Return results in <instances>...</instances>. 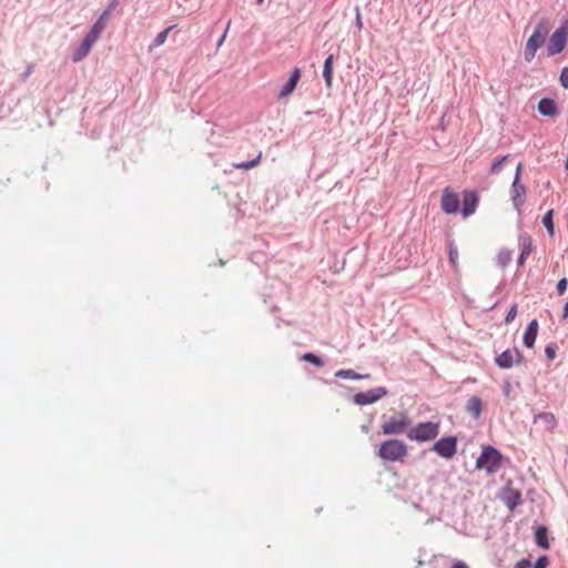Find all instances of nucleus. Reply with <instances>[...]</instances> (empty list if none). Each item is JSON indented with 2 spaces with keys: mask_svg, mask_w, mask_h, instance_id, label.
Returning a JSON list of instances; mask_svg holds the SVG:
<instances>
[{
  "mask_svg": "<svg viewBox=\"0 0 568 568\" xmlns=\"http://www.w3.org/2000/svg\"><path fill=\"white\" fill-rule=\"evenodd\" d=\"M538 328H539V325H538L537 320H532L528 324L526 332L524 334V337H523V342L526 347L531 348L535 345L537 334H538Z\"/></svg>",
  "mask_w": 568,
  "mask_h": 568,
  "instance_id": "16",
  "label": "nucleus"
},
{
  "mask_svg": "<svg viewBox=\"0 0 568 568\" xmlns=\"http://www.w3.org/2000/svg\"><path fill=\"white\" fill-rule=\"evenodd\" d=\"M172 28L173 27H169L165 30H163L160 33H158V36L154 39V45L155 47H160V45H162L166 41L168 34L172 30Z\"/></svg>",
  "mask_w": 568,
  "mask_h": 568,
  "instance_id": "28",
  "label": "nucleus"
},
{
  "mask_svg": "<svg viewBox=\"0 0 568 568\" xmlns=\"http://www.w3.org/2000/svg\"><path fill=\"white\" fill-rule=\"evenodd\" d=\"M540 422L544 426V429L548 433H554L558 422L556 416L552 413L544 412L539 413L534 417V423Z\"/></svg>",
  "mask_w": 568,
  "mask_h": 568,
  "instance_id": "13",
  "label": "nucleus"
},
{
  "mask_svg": "<svg viewBox=\"0 0 568 568\" xmlns=\"http://www.w3.org/2000/svg\"><path fill=\"white\" fill-rule=\"evenodd\" d=\"M333 61H334V55L329 54L325 59L324 67H323V77L325 80V84L328 89L332 88V83H333Z\"/></svg>",
  "mask_w": 568,
  "mask_h": 568,
  "instance_id": "20",
  "label": "nucleus"
},
{
  "mask_svg": "<svg viewBox=\"0 0 568 568\" xmlns=\"http://www.w3.org/2000/svg\"><path fill=\"white\" fill-rule=\"evenodd\" d=\"M547 532H548L547 528L544 526H540L537 528L536 534H535V539H536L537 545L544 549L549 548Z\"/></svg>",
  "mask_w": 568,
  "mask_h": 568,
  "instance_id": "22",
  "label": "nucleus"
},
{
  "mask_svg": "<svg viewBox=\"0 0 568 568\" xmlns=\"http://www.w3.org/2000/svg\"><path fill=\"white\" fill-rule=\"evenodd\" d=\"M258 4L263 3L264 0H256Z\"/></svg>",
  "mask_w": 568,
  "mask_h": 568,
  "instance_id": "42",
  "label": "nucleus"
},
{
  "mask_svg": "<svg viewBox=\"0 0 568 568\" xmlns=\"http://www.w3.org/2000/svg\"><path fill=\"white\" fill-rule=\"evenodd\" d=\"M433 450L443 458H453L457 452V437L447 436L440 438L434 444Z\"/></svg>",
  "mask_w": 568,
  "mask_h": 568,
  "instance_id": "7",
  "label": "nucleus"
},
{
  "mask_svg": "<svg viewBox=\"0 0 568 568\" xmlns=\"http://www.w3.org/2000/svg\"><path fill=\"white\" fill-rule=\"evenodd\" d=\"M568 41V21H564L549 38L547 53L549 57L562 52Z\"/></svg>",
  "mask_w": 568,
  "mask_h": 568,
  "instance_id": "6",
  "label": "nucleus"
},
{
  "mask_svg": "<svg viewBox=\"0 0 568 568\" xmlns=\"http://www.w3.org/2000/svg\"><path fill=\"white\" fill-rule=\"evenodd\" d=\"M302 358L308 363H312L316 366H322L323 365V361L321 359V357H318L317 355L313 354V353H305Z\"/></svg>",
  "mask_w": 568,
  "mask_h": 568,
  "instance_id": "29",
  "label": "nucleus"
},
{
  "mask_svg": "<svg viewBox=\"0 0 568 568\" xmlns=\"http://www.w3.org/2000/svg\"><path fill=\"white\" fill-rule=\"evenodd\" d=\"M516 316H517V304H514L505 317V323L510 324L516 318Z\"/></svg>",
  "mask_w": 568,
  "mask_h": 568,
  "instance_id": "31",
  "label": "nucleus"
},
{
  "mask_svg": "<svg viewBox=\"0 0 568 568\" xmlns=\"http://www.w3.org/2000/svg\"><path fill=\"white\" fill-rule=\"evenodd\" d=\"M521 354L517 348L506 349L496 357V364L500 368H510L515 363H520Z\"/></svg>",
  "mask_w": 568,
  "mask_h": 568,
  "instance_id": "10",
  "label": "nucleus"
},
{
  "mask_svg": "<svg viewBox=\"0 0 568 568\" xmlns=\"http://www.w3.org/2000/svg\"><path fill=\"white\" fill-rule=\"evenodd\" d=\"M546 356L549 358V359H554L556 357V352L555 349L551 347V346H547L546 349Z\"/></svg>",
  "mask_w": 568,
  "mask_h": 568,
  "instance_id": "36",
  "label": "nucleus"
},
{
  "mask_svg": "<svg viewBox=\"0 0 568 568\" xmlns=\"http://www.w3.org/2000/svg\"><path fill=\"white\" fill-rule=\"evenodd\" d=\"M261 158H262V152H258V154L256 155V158L254 160L248 161V162L235 163V164H233V166L235 169L250 170V169L255 168L260 163Z\"/></svg>",
  "mask_w": 568,
  "mask_h": 568,
  "instance_id": "26",
  "label": "nucleus"
},
{
  "mask_svg": "<svg viewBox=\"0 0 568 568\" xmlns=\"http://www.w3.org/2000/svg\"><path fill=\"white\" fill-rule=\"evenodd\" d=\"M439 434V423L425 422L410 427L407 437L415 442H429L435 439Z\"/></svg>",
  "mask_w": 568,
  "mask_h": 568,
  "instance_id": "5",
  "label": "nucleus"
},
{
  "mask_svg": "<svg viewBox=\"0 0 568 568\" xmlns=\"http://www.w3.org/2000/svg\"><path fill=\"white\" fill-rule=\"evenodd\" d=\"M387 395V389L385 387H377L369 389L367 392H361L354 395V403L357 405H368L373 404L384 396Z\"/></svg>",
  "mask_w": 568,
  "mask_h": 568,
  "instance_id": "8",
  "label": "nucleus"
},
{
  "mask_svg": "<svg viewBox=\"0 0 568 568\" xmlns=\"http://www.w3.org/2000/svg\"><path fill=\"white\" fill-rule=\"evenodd\" d=\"M511 201L516 209H520L526 202V187L518 181V175H515L511 185Z\"/></svg>",
  "mask_w": 568,
  "mask_h": 568,
  "instance_id": "12",
  "label": "nucleus"
},
{
  "mask_svg": "<svg viewBox=\"0 0 568 568\" xmlns=\"http://www.w3.org/2000/svg\"><path fill=\"white\" fill-rule=\"evenodd\" d=\"M108 19H109V12L104 11L99 17L97 22L92 26L90 31L85 34L84 39H87L88 41H90L91 43L94 44L98 41V39L101 37L102 32L104 31V29L106 27Z\"/></svg>",
  "mask_w": 568,
  "mask_h": 568,
  "instance_id": "11",
  "label": "nucleus"
},
{
  "mask_svg": "<svg viewBox=\"0 0 568 568\" xmlns=\"http://www.w3.org/2000/svg\"><path fill=\"white\" fill-rule=\"evenodd\" d=\"M521 244V253L518 258V264L524 265L526 258L531 254L532 252V241L530 236H524L520 239Z\"/></svg>",
  "mask_w": 568,
  "mask_h": 568,
  "instance_id": "19",
  "label": "nucleus"
},
{
  "mask_svg": "<svg viewBox=\"0 0 568 568\" xmlns=\"http://www.w3.org/2000/svg\"><path fill=\"white\" fill-rule=\"evenodd\" d=\"M559 81H560V84L565 89H568V68L567 67L561 70Z\"/></svg>",
  "mask_w": 568,
  "mask_h": 568,
  "instance_id": "32",
  "label": "nucleus"
},
{
  "mask_svg": "<svg viewBox=\"0 0 568 568\" xmlns=\"http://www.w3.org/2000/svg\"><path fill=\"white\" fill-rule=\"evenodd\" d=\"M531 566V562L528 559H521L519 560L515 568H529Z\"/></svg>",
  "mask_w": 568,
  "mask_h": 568,
  "instance_id": "35",
  "label": "nucleus"
},
{
  "mask_svg": "<svg viewBox=\"0 0 568 568\" xmlns=\"http://www.w3.org/2000/svg\"><path fill=\"white\" fill-rule=\"evenodd\" d=\"M459 204L458 195L452 189L445 187L440 200L442 210L446 214H454L458 211Z\"/></svg>",
  "mask_w": 568,
  "mask_h": 568,
  "instance_id": "9",
  "label": "nucleus"
},
{
  "mask_svg": "<svg viewBox=\"0 0 568 568\" xmlns=\"http://www.w3.org/2000/svg\"><path fill=\"white\" fill-rule=\"evenodd\" d=\"M521 170H523V163L519 162L517 165V169H516V174H515V175H518V181H520Z\"/></svg>",
  "mask_w": 568,
  "mask_h": 568,
  "instance_id": "38",
  "label": "nucleus"
},
{
  "mask_svg": "<svg viewBox=\"0 0 568 568\" xmlns=\"http://www.w3.org/2000/svg\"><path fill=\"white\" fill-rule=\"evenodd\" d=\"M568 281L567 278H561L557 283V291L559 295H562L567 290Z\"/></svg>",
  "mask_w": 568,
  "mask_h": 568,
  "instance_id": "33",
  "label": "nucleus"
},
{
  "mask_svg": "<svg viewBox=\"0 0 568 568\" xmlns=\"http://www.w3.org/2000/svg\"><path fill=\"white\" fill-rule=\"evenodd\" d=\"M335 376L339 377V378H346V379H364V378H368L369 374L362 375V374H357L353 369H341L335 373Z\"/></svg>",
  "mask_w": 568,
  "mask_h": 568,
  "instance_id": "23",
  "label": "nucleus"
},
{
  "mask_svg": "<svg viewBox=\"0 0 568 568\" xmlns=\"http://www.w3.org/2000/svg\"><path fill=\"white\" fill-rule=\"evenodd\" d=\"M549 33V24L546 20H540L532 32V34L528 38L525 45V60L527 62H531L536 55L538 49H540L545 41L546 37Z\"/></svg>",
  "mask_w": 568,
  "mask_h": 568,
  "instance_id": "1",
  "label": "nucleus"
},
{
  "mask_svg": "<svg viewBox=\"0 0 568 568\" xmlns=\"http://www.w3.org/2000/svg\"><path fill=\"white\" fill-rule=\"evenodd\" d=\"M408 454L407 445L399 439H388L379 445L377 455L386 462H402Z\"/></svg>",
  "mask_w": 568,
  "mask_h": 568,
  "instance_id": "2",
  "label": "nucleus"
},
{
  "mask_svg": "<svg viewBox=\"0 0 568 568\" xmlns=\"http://www.w3.org/2000/svg\"><path fill=\"white\" fill-rule=\"evenodd\" d=\"M508 155H504L499 159H497L493 164H491V168H490V173L491 174H497L499 173L500 171V168H501V164L505 163L507 160H508Z\"/></svg>",
  "mask_w": 568,
  "mask_h": 568,
  "instance_id": "30",
  "label": "nucleus"
},
{
  "mask_svg": "<svg viewBox=\"0 0 568 568\" xmlns=\"http://www.w3.org/2000/svg\"><path fill=\"white\" fill-rule=\"evenodd\" d=\"M452 568H468L464 561H456Z\"/></svg>",
  "mask_w": 568,
  "mask_h": 568,
  "instance_id": "37",
  "label": "nucleus"
},
{
  "mask_svg": "<svg viewBox=\"0 0 568 568\" xmlns=\"http://www.w3.org/2000/svg\"><path fill=\"white\" fill-rule=\"evenodd\" d=\"M513 258V253L509 250H501L497 254V262L500 266H506Z\"/></svg>",
  "mask_w": 568,
  "mask_h": 568,
  "instance_id": "27",
  "label": "nucleus"
},
{
  "mask_svg": "<svg viewBox=\"0 0 568 568\" xmlns=\"http://www.w3.org/2000/svg\"><path fill=\"white\" fill-rule=\"evenodd\" d=\"M483 409L481 399L477 396H473L468 399L466 410L475 418L478 419Z\"/></svg>",
  "mask_w": 568,
  "mask_h": 568,
  "instance_id": "17",
  "label": "nucleus"
},
{
  "mask_svg": "<svg viewBox=\"0 0 568 568\" xmlns=\"http://www.w3.org/2000/svg\"><path fill=\"white\" fill-rule=\"evenodd\" d=\"M448 258H449V262L452 264V266L454 267L455 271L458 270V258H459V253H458V248L457 246L454 244V243H450L448 245Z\"/></svg>",
  "mask_w": 568,
  "mask_h": 568,
  "instance_id": "24",
  "label": "nucleus"
},
{
  "mask_svg": "<svg viewBox=\"0 0 568 568\" xmlns=\"http://www.w3.org/2000/svg\"><path fill=\"white\" fill-rule=\"evenodd\" d=\"M501 454L495 447L484 446L476 459V468L484 469L487 474H495L501 466Z\"/></svg>",
  "mask_w": 568,
  "mask_h": 568,
  "instance_id": "3",
  "label": "nucleus"
},
{
  "mask_svg": "<svg viewBox=\"0 0 568 568\" xmlns=\"http://www.w3.org/2000/svg\"><path fill=\"white\" fill-rule=\"evenodd\" d=\"M538 111L542 115H548V116L556 114L557 106H556L555 101L551 99H546V98L541 99L538 103Z\"/></svg>",
  "mask_w": 568,
  "mask_h": 568,
  "instance_id": "21",
  "label": "nucleus"
},
{
  "mask_svg": "<svg viewBox=\"0 0 568 568\" xmlns=\"http://www.w3.org/2000/svg\"><path fill=\"white\" fill-rule=\"evenodd\" d=\"M301 78V70L300 68H294L292 71V74L287 82L282 87L278 98H286L288 97L296 88L298 80Z\"/></svg>",
  "mask_w": 568,
  "mask_h": 568,
  "instance_id": "15",
  "label": "nucleus"
},
{
  "mask_svg": "<svg viewBox=\"0 0 568 568\" xmlns=\"http://www.w3.org/2000/svg\"><path fill=\"white\" fill-rule=\"evenodd\" d=\"M92 47H93V43H91L87 39H83L81 44L79 45V48L74 51V53L72 55V60L74 62H79V61L83 60L90 53Z\"/></svg>",
  "mask_w": 568,
  "mask_h": 568,
  "instance_id": "18",
  "label": "nucleus"
},
{
  "mask_svg": "<svg viewBox=\"0 0 568 568\" xmlns=\"http://www.w3.org/2000/svg\"><path fill=\"white\" fill-rule=\"evenodd\" d=\"M567 317H568V302L565 303L564 312H562V318H567Z\"/></svg>",
  "mask_w": 568,
  "mask_h": 568,
  "instance_id": "40",
  "label": "nucleus"
},
{
  "mask_svg": "<svg viewBox=\"0 0 568 568\" xmlns=\"http://www.w3.org/2000/svg\"><path fill=\"white\" fill-rule=\"evenodd\" d=\"M463 202H464V205H463L462 213H463L464 217H468L475 213V210H476V206L478 203V196L475 192L466 191L464 193Z\"/></svg>",
  "mask_w": 568,
  "mask_h": 568,
  "instance_id": "14",
  "label": "nucleus"
},
{
  "mask_svg": "<svg viewBox=\"0 0 568 568\" xmlns=\"http://www.w3.org/2000/svg\"><path fill=\"white\" fill-rule=\"evenodd\" d=\"M554 210H549L542 217V224L547 229V232L550 236H554L555 234V227H554Z\"/></svg>",
  "mask_w": 568,
  "mask_h": 568,
  "instance_id": "25",
  "label": "nucleus"
},
{
  "mask_svg": "<svg viewBox=\"0 0 568 568\" xmlns=\"http://www.w3.org/2000/svg\"><path fill=\"white\" fill-rule=\"evenodd\" d=\"M356 26L358 29L363 28V22H362L359 12H357V14H356Z\"/></svg>",
  "mask_w": 568,
  "mask_h": 568,
  "instance_id": "39",
  "label": "nucleus"
},
{
  "mask_svg": "<svg viewBox=\"0 0 568 568\" xmlns=\"http://www.w3.org/2000/svg\"><path fill=\"white\" fill-rule=\"evenodd\" d=\"M548 564H549L548 558L546 556H542V557L538 558L534 568H547Z\"/></svg>",
  "mask_w": 568,
  "mask_h": 568,
  "instance_id": "34",
  "label": "nucleus"
},
{
  "mask_svg": "<svg viewBox=\"0 0 568 568\" xmlns=\"http://www.w3.org/2000/svg\"><path fill=\"white\" fill-rule=\"evenodd\" d=\"M225 37H226V32L222 36V38H221V40H220V43H219L220 45L223 43V41H224Z\"/></svg>",
  "mask_w": 568,
  "mask_h": 568,
  "instance_id": "41",
  "label": "nucleus"
},
{
  "mask_svg": "<svg viewBox=\"0 0 568 568\" xmlns=\"http://www.w3.org/2000/svg\"><path fill=\"white\" fill-rule=\"evenodd\" d=\"M410 425L412 419L409 416L404 412H399L384 420L381 428L384 435H399L407 433Z\"/></svg>",
  "mask_w": 568,
  "mask_h": 568,
  "instance_id": "4",
  "label": "nucleus"
}]
</instances>
